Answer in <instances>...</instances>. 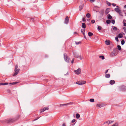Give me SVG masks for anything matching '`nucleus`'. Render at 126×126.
Here are the masks:
<instances>
[{"mask_svg":"<svg viewBox=\"0 0 126 126\" xmlns=\"http://www.w3.org/2000/svg\"><path fill=\"white\" fill-rule=\"evenodd\" d=\"M81 27L82 28H83L84 29L86 28V24L84 23H82Z\"/></svg>","mask_w":126,"mask_h":126,"instance_id":"obj_13","label":"nucleus"},{"mask_svg":"<svg viewBox=\"0 0 126 126\" xmlns=\"http://www.w3.org/2000/svg\"><path fill=\"white\" fill-rule=\"evenodd\" d=\"M20 116L19 114L17 115L16 117L15 118H14L15 119V121H16L20 117Z\"/></svg>","mask_w":126,"mask_h":126,"instance_id":"obj_10","label":"nucleus"},{"mask_svg":"<svg viewBox=\"0 0 126 126\" xmlns=\"http://www.w3.org/2000/svg\"><path fill=\"white\" fill-rule=\"evenodd\" d=\"M81 32L83 34V35L85 34V31L84 29H81Z\"/></svg>","mask_w":126,"mask_h":126,"instance_id":"obj_16","label":"nucleus"},{"mask_svg":"<svg viewBox=\"0 0 126 126\" xmlns=\"http://www.w3.org/2000/svg\"><path fill=\"white\" fill-rule=\"evenodd\" d=\"M62 126H66L65 124L64 123H63Z\"/></svg>","mask_w":126,"mask_h":126,"instance_id":"obj_56","label":"nucleus"},{"mask_svg":"<svg viewBox=\"0 0 126 126\" xmlns=\"http://www.w3.org/2000/svg\"><path fill=\"white\" fill-rule=\"evenodd\" d=\"M115 83V81L113 80H111L110 81V83L111 85H113Z\"/></svg>","mask_w":126,"mask_h":126,"instance_id":"obj_12","label":"nucleus"},{"mask_svg":"<svg viewBox=\"0 0 126 126\" xmlns=\"http://www.w3.org/2000/svg\"><path fill=\"white\" fill-rule=\"evenodd\" d=\"M109 12V8L106 9L105 11V14L106 15L108 14Z\"/></svg>","mask_w":126,"mask_h":126,"instance_id":"obj_15","label":"nucleus"},{"mask_svg":"<svg viewBox=\"0 0 126 126\" xmlns=\"http://www.w3.org/2000/svg\"><path fill=\"white\" fill-rule=\"evenodd\" d=\"M124 8H126V5L124 6Z\"/></svg>","mask_w":126,"mask_h":126,"instance_id":"obj_60","label":"nucleus"},{"mask_svg":"<svg viewBox=\"0 0 126 126\" xmlns=\"http://www.w3.org/2000/svg\"><path fill=\"white\" fill-rule=\"evenodd\" d=\"M44 110H46L48 109V107H46L44 108Z\"/></svg>","mask_w":126,"mask_h":126,"instance_id":"obj_42","label":"nucleus"},{"mask_svg":"<svg viewBox=\"0 0 126 126\" xmlns=\"http://www.w3.org/2000/svg\"><path fill=\"white\" fill-rule=\"evenodd\" d=\"M74 59H73L71 61L72 63H74Z\"/></svg>","mask_w":126,"mask_h":126,"instance_id":"obj_54","label":"nucleus"},{"mask_svg":"<svg viewBox=\"0 0 126 126\" xmlns=\"http://www.w3.org/2000/svg\"><path fill=\"white\" fill-rule=\"evenodd\" d=\"M68 104H69V103H68V104H60V106H64L65 105H68Z\"/></svg>","mask_w":126,"mask_h":126,"instance_id":"obj_37","label":"nucleus"},{"mask_svg":"<svg viewBox=\"0 0 126 126\" xmlns=\"http://www.w3.org/2000/svg\"><path fill=\"white\" fill-rule=\"evenodd\" d=\"M110 21L109 20H108L106 21V22L107 24H109L110 23Z\"/></svg>","mask_w":126,"mask_h":126,"instance_id":"obj_28","label":"nucleus"},{"mask_svg":"<svg viewBox=\"0 0 126 126\" xmlns=\"http://www.w3.org/2000/svg\"><path fill=\"white\" fill-rule=\"evenodd\" d=\"M118 37L119 38H122L123 37V35L122 34L120 33H119L118 36Z\"/></svg>","mask_w":126,"mask_h":126,"instance_id":"obj_18","label":"nucleus"},{"mask_svg":"<svg viewBox=\"0 0 126 126\" xmlns=\"http://www.w3.org/2000/svg\"><path fill=\"white\" fill-rule=\"evenodd\" d=\"M108 122H108V121H106V122H106V123H108Z\"/></svg>","mask_w":126,"mask_h":126,"instance_id":"obj_62","label":"nucleus"},{"mask_svg":"<svg viewBox=\"0 0 126 126\" xmlns=\"http://www.w3.org/2000/svg\"><path fill=\"white\" fill-rule=\"evenodd\" d=\"M108 70H106V71L105 72V74H106L108 73Z\"/></svg>","mask_w":126,"mask_h":126,"instance_id":"obj_55","label":"nucleus"},{"mask_svg":"<svg viewBox=\"0 0 126 126\" xmlns=\"http://www.w3.org/2000/svg\"><path fill=\"white\" fill-rule=\"evenodd\" d=\"M108 122H109V123H108V124H110L111 123L113 122V121H109Z\"/></svg>","mask_w":126,"mask_h":126,"instance_id":"obj_41","label":"nucleus"},{"mask_svg":"<svg viewBox=\"0 0 126 126\" xmlns=\"http://www.w3.org/2000/svg\"><path fill=\"white\" fill-rule=\"evenodd\" d=\"M97 28L98 30H100L102 29V27L100 26H98Z\"/></svg>","mask_w":126,"mask_h":126,"instance_id":"obj_35","label":"nucleus"},{"mask_svg":"<svg viewBox=\"0 0 126 126\" xmlns=\"http://www.w3.org/2000/svg\"><path fill=\"white\" fill-rule=\"evenodd\" d=\"M108 18L109 19H111L112 18V16L108 14L107 15Z\"/></svg>","mask_w":126,"mask_h":126,"instance_id":"obj_21","label":"nucleus"},{"mask_svg":"<svg viewBox=\"0 0 126 126\" xmlns=\"http://www.w3.org/2000/svg\"><path fill=\"white\" fill-rule=\"evenodd\" d=\"M7 92L8 93H11L10 90L9 89H8L7 90Z\"/></svg>","mask_w":126,"mask_h":126,"instance_id":"obj_52","label":"nucleus"},{"mask_svg":"<svg viewBox=\"0 0 126 126\" xmlns=\"http://www.w3.org/2000/svg\"><path fill=\"white\" fill-rule=\"evenodd\" d=\"M111 23L113 24H114L115 23V20H112L111 21Z\"/></svg>","mask_w":126,"mask_h":126,"instance_id":"obj_44","label":"nucleus"},{"mask_svg":"<svg viewBox=\"0 0 126 126\" xmlns=\"http://www.w3.org/2000/svg\"><path fill=\"white\" fill-rule=\"evenodd\" d=\"M64 57L66 62H70V60L69 59L66 54L64 53Z\"/></svg>","mask_w":126,"mask_h":126,"instance_id":"obj_3","label":"nucleus"},{"mask_svg":"<svg viewBox=\"0 0 126 126\" xmlns=\"http://www.w3.org/2000/svg\"><path fill=\"white\" fill-rule=\"evenodd\" d=\"M90 101L91 102H93L94 101V99H90Z\"/></svg>","mask_w":126,"mask_h":126,"instance_id":"obj_33","label":"nucleus"},{"mask_svg":"<svg viewBox=\"0 0 126 126\" xmlns=\"http://www.w3.org/2000/svg\"><path fill=\"white\" fill-rule=\"evenodd\" d=\"M77 33H77V32H74V33L75 34H77Z\"/></svg>","mask_w":126,"mask_h":126,"instance_id":"obj_61","label":"nucleus"},{"mask_svg":"<svg viewBox=\"0 0 126 126\" xmlns=\"http://www.w3.org/2000/svg\"><path fill=\"white\" fill-rule=\"evenodd\" d=\"M121 89L123 91H125L126 90V86L123 85L121 87Z\"/></svg>","mask_w":126,"mask_h":126,"instance_id":"obj_9","label":"nucleus"},{"mask_svg":"<svg viewBox=\"0 0 126 126\" xmlns=\"http://www.w3.org/2000/svg\"><path fill=\"white\" fill-rule=\"evenodd\" d=\"M123 34H124V33H123Z\"/></svg>","mask_w":126,"mask_h":126,"instance_id":"obj_64","label":"nucleus"},{"mask_svg":"<svg viewBox=\"0 0 126 126\" xmlns=\"http://www.w3.org/2000/svg\"><path fill=\"white\" fill-rule=\"evenodd\" d=\"M118 37H115V40L117 41H119Z\"/></svg>","mask_w":126,"mask_h":126,"instance_id":"obj_47","label":"nucleus"},{"mask_svg":"<svg viewBox=\"0 0 126 126\" xmlns=\"http://www.w3.org/2000/svg\"><path fill=\"white\" fill-rule=\"evenodd\" d=\"M90 0L92 2H94L95 1V0Z\"/></svg>","mask_w":126,"mask_h":126,"instance_id":"obj_59","label":"nucleus"},{"mask_svg":"<svg viewBox=\"0 0 126 126\" xmlns=\"http://www.w3.org/2000/svg\"><path fill=\"white\" fill-rule=\"evenodd\" d=\"M86 81L84 80H81L76 82V84L79 85L84 84L86 83Z\"/></svg>","mask_w":126,"mask_h":126,"instance_id":"obj_5","label":"nucleus"},{"mask_svg":"<svg viewBox=\"0 0 126 126\" xmlns=\"http://www.w3.org/2000/svg\"><path fill=\"white\" fill-rule=\"evenodd\" d=\"M75 73L77 75H79L81 73V69L80 68H79L76 70L74 71Z\"/></svg>","mask_w":126,"mask_h":126,"instance_id":"obj_6","label":"nucleus"},{"mask_svg":"<svg viewBox=\"0 0 126 126\" xmlns=\"http://www.w3.org/2000/svg\"><path fill=\"white\" fill-rule=\"evenodd\" d=\"M125 16H126V13H125Z\"/></svg>","mask_w":126,"mask_h":126,"instance_id":"obj_63","label":"nucleus"},{"mask_svg":"<svg viewBox=\"0 0 126 126\" xmlns=\"http://www.w3.org/2000/svg\"><path fill=\"white\" fill-rule=\"evenodd\" d=\"M117 8H115L114 9L115 11L117 12L118 13L119 12V11L120 10L119 8H117L118 7L119 8V7L118 6H116Z\"/></svg>","mask_w":126,"mask_h":126,"instance_id":"obj_11","label":"nucleus"},{"mask_svg":"<svg viewBox=\"0 0 126 126\" xmlns=\"http://www.w3.org/2000/svg\"><path fill=\"white\" fill-rule=\"evenodd\" d=\"M125 43V42L124 40H122L121 41V44L122 45H123Z\"/></svg>","mask_w":126,"mask_h":126,"instance_id":"obj_29","label":"nucleus"},{"mask_svg":"<svg viewBox=\"0 0 126 126\" xmlns=\"http://www.w3.org/2000/svg\"><path fill=\"white\" fill-rule=\"evenodd\" d=\"M123 29L124 30V32L126 33V28L124 27L123 28Z\"/></svg>","mask_w":126,"mask_h":126,"instance_id":"obj_40","label":"nucleus"},{"mask_svg":"<svg viewBox=\"0 0 126 126\" xmlns=\"http://www.w3.org/2000/svg\"><path fill=\"white\" fill-rule=\"evenodd\" d=\"M8 84V83L7 82L5 83H0V86L1 85H6Z\"/></svg>","mask_w":126,"mask_h":126,"instance_id":"obj_19","label":"nucleus"},{"mask_svg":"<svg viewBox=\"0 0 126 126\" xmlns=\"http://www.w3.org/2000/svg\"><path fill=\"white\" fill-rule=\"evenodd\" d=\"M118 51L116 48H114L112 52L110 54V56H116L117 54Z\"/></svg>","mask_w":126,"mask_h":126,"instance_id":"obj_2","label":"nucleus"},{"mask_svg":"<svg viewBox=\"0 0 126 126\" xmlns=\"http://www.w3.org/2000/svg\"><path fill=\"white\" fill-rule=\"evenodd\" d=\"M39 118H40V117H37L35 119L32 120V121H36V120H37V119H39Z\"/></svg>","mask_w":126,"mask_h":126,"instance_id":"obj_34","label":"nucleus"},{"mask_svg":"<svg viewBox=\"0 0 126 126\" xmlns=\"http://www.w3.org/2000/svg\"><path fill=\"white\" fill-rule=\"evenodd\" d=\"M73 54L74 57L75 58H78L79 57L80 60H81L82 59V58L81 57V55H79L76 52H73Z\"/></svg>","mask_w":126,"mask_h":126,"instance_id":"obj_4","label":"nucleus"},{"mask_svg":"<svg viewBox=\"0 0 126 126\" xmlns=\"http://www.w3.org/2000/svg\"><path fill=\"white\" fill-rule=\"evenodd\" d=\"M112 6H116V4L115 3H112Z\"/></svg>","mask_w":126,"mask_h":126,"instance_id":"obj_53","label":"nucleus"},{"mask_svg":"<svg viewBox=\"0 0 126 126\" xmlns=\"http://www.w3.org/2000/svg\"><path fill=\"white\" fill-rule=\"evenodd\" d=\"M117 47L118 49L120 50L121 49V47L119 45H117Z\"/></svg>","mask_w":126,"mask_h":126,"instance_id":"obj_31","label":"nucleus"},{"mask_svg":"<svg viewBox=\"0 0 126 126\" xmlns=\"http://www.w3.org/2000/svg\"><path fill=\"white\" fill-rule=\"evenodd\" d=\"M99 58H101L102 60H103L104 59V57L103 56H99Z\"/></svg>","mask_w":126,"mask_h":126,"instance_id":"obj_32","label":"nucleus"},{"mask_svg":"<svg viewBox=\"0 0 126 126\" xmlns=\"http://www.w3.org/2000/svg\"><path fill=\"white\" fill-rule=\"evenodd\" d=\"M106 44L107 45H109L110 44V42L109 40H106L105 41Z\"/></svg>","mask_w":126,"mask_h":126,"instance_id":"obj_14","label":"nucleus"},{"mask_svg":"<svg viewBox=\"0 0 126 126\" xmlns=\"http://www.w3.org/2000/svg\"><path fill=\"white\" fill-rule=\"evenodd\" d=\"M76 121V120L75 119H73L72 121V123H73L74 122Z\"/></svg>","mask_w":126,"mask_h":126,"instance_id":"obj_51","label":"nucleus"},{"mask_svg":"<svg viewBox=\"0 0 126 126\" xmlns=\"http://www.w3.org/2000/svg\"><path fill=\"white\" fill-rule=\"evenodd\" d=\"M31 21H34V18H31Z\"/></svg>","mask_w":126,"mask_h":126,"instance_id":"obj_50","label":"nucleus"},{"mask_svg":"<svg viewBox=\"0 0 126 126\" xmlns=\"http://www.w3.org/2000/svg\"><path fill=\"white\" fill-rule=\"evenodd\" d=\"M45 111V110H44V109L43 108V109H41V112H44Z\"/></svg>","mask_w":126,"mask_h":126,"instance_id":"obj_45","label":"nucleus"},{"mask_svg":"<svg viewBox=\"0 0 126 126\" xmlns=\"http://www.w3.org/2000/svg\"><path fill=\"white\" fill-rule=\"evenodd\" d=\"M18 68V65L17 64H16V65L15 66V70L17 69V68Z\"/></svg>","mask_w":126,"mask_h":126,"instance_id":"obj_48","label":"nucleus"},{"mask_svg":"<svg viewBox=\"0 0 126 126\" xmlns=\"http://www.w3.org/2000/svg\"><path fill=\"white\" fill-rule=\"evenodd\" d=\"M91 15L89 13H87L86 15V17L88 18H89L90 17Z\"/></svg>","mask_w":126,"mask_h":126,"instance_id":"obj_24","label":"nucleus"},{"mask_svg":"<svg viewBox=\"0 0 126 126\" xmlns=\"http://www.w3.org/2000/svg\"><path fill=\"white\" fill-rule=\"evenodd\" d=\"M82 21L84 22L86 21V20L84 17H83L82 18Z\"/></svg>","mask_w":126,"mask_h":126,"instance_id":"obj_49","label":"nucleus"},{"mask_svg":"<svg viewBox=\"0 0 126 126\" xmlns=\"http://www.w3.org/2000/svg\"><path fill=\"white\" fill-rule=\"evenodd\" d=\"M16 122L14 118H11L7 119L5 120V123L7 124H11Z\"/></svg>","mask_w":126,"mask_h":126,"instance_id":"obj_1","label":"nucleus"},{"mask_svg":"<svg viewBox=\"0 0 126 126\" xmlns=\"http://www.w3.org/2000/svg\"><path fill=\"white\" fill-rule=\"evenodd\" d=\"M76 118H79L80 117V115L79 113H77L76 114Z\"/></svg>","mask_w":126,"mask_h":126,"instance_id":"obj_23","label":"nucleus"},{"mask_svg":"<svg viewBox=\"0 0 126 126\" xmlns=\"http://www.w3.org/2000/svg\"><path fill=\"white\" fill-rule=\"evenodd\" d=\"M118 13L119 14V15L120 16H123V15L122 14V12H121V10H120L119 11V12H118Z\"/></svg>","mask_w":126,"mask_h":126,"instance_id":"obj_27","label":"nucleus"},{"mask_svg":"<svg viewBox=\"0 0 126 126\" xmlns=\"http://www.w3.org/2000/svg\"><path fill=\"white\" fill-rule=\"evenodd\" d=\"M95 22V21L94 20H91V22L92 24L94 23Z\"/></svg>","mask_w":126,"mask_h":126,"instance_id":"obj_43","label":"nucleus"},{"mask_svg":"<svg viewBox=\"0 0 126 126\" xmlns=\"http://www.w3.org/2000/svg\"><path fill=\"white\" fill-rule=\"evenodd\" d=\"M83 35L84 36V38L86 39V36L85 34Z\"/></svg>","mask_w":126,"mask_h":126,"instance_id":"obj_58","label":"nucleus"},{"mask_svg":"<svg viewBox=\"0 0 126 126\" xmlns=\"http://www.w3.org/2000/svg\"><path fill=\"white\" fill-rule=\"evenodd\" d=\"M18 83V82H14L12 83H10V84L12 85H14L17 83Z\"/></svg>","mask_w":126,"mask_h":126,"instance_id":"obj_26","label":"nucleus"},{"mask_svg":"<svg viewBox=\"0 0 126 126\" xmlns=\"http://www.w3.org/2000/svg\"><path fill=\"white\" fill-rule=\"evenodd\" d=\"M99 12L100 14L103 15L104 13V11L103 10H102L101 11H100Z\"/></svg>","mask_w":126,"mask_h":126,"instance_id":"obj_39","label":"nucleus"},{"mask_svg":"<svg viewBox=\"0 0 126 126\" xmlns=\"http://www.w3.org/2000/svg\"><path fill=\"white\" fill-rule=\"evenodd\" d=\"M69 21V19L68 16H66L65 19L64 20V23L66 24H67L68 23Z\"/></svg>","mask_w":126,"mask_h":126,"instance_id":"obj_8","label":"nucleus"},{"mask_svg":"<svg viewBox=\"0 0 126 126\" xmlns=\"http://www.w3.org/2000/svg\"><path fill=\"white\" fill-rule=\"evenodd\" d=\"M81 43V42L80 41H79V42H75V43H76V44L77 45H78V44Z\"/></svg>","mask_w":126,"mask_h":126,"instance_id":"obj_36","label":"nucleus"},{"mask_svg":"<svg viewBox=\"0 0 126 126\" xmlns=\"http://www.w3.org/2000/svg\"><path fill=\"white\" fill-rule=\"evenodd\" d=\"M112 27H113V31H116L117 30V28L115 26H112Z\"/></svg>","mask_w":126,"mask_h":126,"instance_id":"obj_20","label":"nucleus"},{"mask_svg":"<svg viewBox=\"0 0 126 126\" xmlns=\"http://www.w3.org/2000/svg\"><path fill=\"white\" fill-rule=\"evenodd\" d=\"M124 26H126V23H124Z\"/></svg>","mask_w":126,"mask_h":126,"instance_id":"obj_57","label":"nucleus"},{"mask_svg":"<svg viewBox=\"0 0 126 126\" xmlns=\"http://www.w3.org/2000/svg\"><path fill=\"white\" fill-rule=\"evenodd\" d=\"M83 7V6L80 5L79 6V10H81L82 9Z\"/></svg>","mask_w":126,"mask_h":126,"instance_id":"obj_25","label":"nucleus"},{"mask_svg":"<svg viewBox=\"0 0 126 126\" xmlns=\"http://www.w3.org/2000/svg\"><path fill=\"white\" fill-rule=\"evenodd\" d=\"M88 35L89 36H91L93 35V33L90 32H89L88 33Z\"/></svg>","mask_w":126,"mask_h":126,"instance_id":"obj_22","label":"nucleus"},{"mask_svg":"<svg viewBox=\"0 0 126 126\" xmlns=\"http://www.w3.org/2000/svg\"><path fill=\"white\" fill-rule=\"evenodd\" d=\"M20 70L19 69H16L14 70L15 73H14V76H16L17 75L19 72Z\"/></svg>","mask_w":126,"mask_h":126,"instance_id":"obj_7","label":"nucleus"},{"mask_svg":"<svg viewBox=\"0 0 126 126\" xmlns=\"http://www.w3.org/2000/svg\"><path fill=\"white\" fill-rule=\"evenodd\" d=\"M111 126H118V124L117 123H115L114 124L112 125Z\"/></svg>","mask_w":126,"mask_h":126,"instance_id":"obj_38","label":"nucleus"},{"mask_svg":"<svg viewBox=\"0 0 126 126\" xmlns=\"http://www.w3.org/2000/svg\"><path fill=\"white\" fill-rule=\"evenodd\" d=\"M110 75L109 74H106L105 75V76L106 78H109L110 77Z\"/></svg>","mask_w":126,"mask_h":126,"instance_id":"obj_17","label":"nucleus"},{"mask_svg":"<svg viewBox=\"0 0 126 126\" xmlns=\"http://www.w3.org/2000/svg\"><path fill=\"white\" fill-rule=\"evenodd\" d=\"M106 2L107 3V4H108V6H110L111 5V3L110 2H108V1H107Z\"/></svg>","mask_w":126,"mask_h":126,"instance_id":"obj_30","label":"nucleus"},{"mask_svg":"<svg viewBox=\"0 0 126 126\" xmlns=\"http://www.w3.org/2000/svg\"><path fill=\"white\" fill-rule=\"evenodd\" d=\"M96 106L98 107H100L101 106V105L100 104H98Z\"/></svg>","mask_w":126,"mask_h":126,"instance_id":"obj_46","label":"nucleus"}]
</instances>
